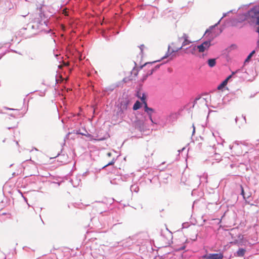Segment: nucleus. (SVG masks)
<instances>
[{"label": "nucleus", "instance_id": "nucleus-1", "mask_svg": "<svg viewBox=\"0 0 259 259\" xmlns=\"http://www.w3.org/2000/svg\"><path fill=\"white\" fill-rule=\"evenodd\" d=\"M130 101L126 95H123L118 99V103L116 105V116L121 119L123 118L124 113L128 108Z\"/></svg>", "mask_w": 259, "mask_h": 259}, {"label": "nucleus", "instance_id": "nucleus-2", "mask_svg": "<svg viewBox=\"0 0 259 259\" xmlns=\"http://www.w3.org/2000/svg\"><path fill=\"white\" fill-rule=\"evenodd\" d=\"M179 40L180 41L183 40L182 46L180 47L174 48L172 50V52H178L179 50L183 49V47H184L185 46L189 45V44L193 42L192 41L189 39V36L188 34L186 33H183L182 36L179 37Z\"/></svg>", "mask_w": 259, "mask_h": 259}, {"label": "nucleus", "instance_id": "nucleus-3", "mask_svg": "<svg viewBox=\"0 0 259 259\" xmlns=\"http://www.w3.org/2000/svg\"><path fill=\"white\" fill-rule=\"evenodd\" d=\"M211 46L210 40H207L203 42L199 45H197L198 53H203L207 52Z\"/></svg>", "mask_w": 259, "mask_h": 259}, {"label": "nucleus", "instance_id": "nucleus-4", "mask_svg": "<svg viewBox=\"0 0 259 259\" xmlns=\"http://www.w3.org/2000/svg\"><path fill=\"white\" fill-rule=\"evenodd\" d=\"M224 256L223 253H209L203 256L205 259H223Z\"/></svg>", "mask_w": 259, "mask_h": 259}, {"label": "nucleus", "instance_id": "nucleus-5", "mask_svg": "<svg viewBox=\"0 0 259 259\" xmlns=\"http://www.w3.org/2000/svg\"><path fill=\"white\" fill-rule=\"evenodd\" d=\"M184 52L186 54L195 55L198 53L197 47L196 45H191L188 48L184 49Z\"/></svg>", "mask_w": 259, "mask_h": 259}, {"label": "nucleus", "instance_id": "nucleus-6", "mask_svg": "<svg viewBox=\"0 0 259 259\" xmlns=\"http://www.w3.org/2000/svg\"><path fill=\"white\" fill-rule=\"evenodd\" d=\"M135 127L139 130L142 131L144 130L145 127V118L138 119L135 121Z\"/></svg>", "mask_w": 259, "mask_h": 259}, {"label": "nucleus", "instance_id": "nucleus-7", "mask_svg": "<svg viewBox=\"0 0 259 259\" xmlns=\"http://www.w3.org/2000/svg\"><path fill=\"white\" fill-rule=\"evenodd\" d=\"M159 67V65H157L154 68H151L149 71L148 72L146 73V75H145L144 76H143V78L142 79V81H144V80H145L147 78V77H148V75H151L153 72L156 69H157Z\"/></svg>", "mask_w": 259, "mask_h": 259}, {"label": "nucleus", "instance_id": "nucleus-8", "mask_svg": "<svg viewBox=\"0 0 259 259\" xmlns=\"http://www.w3.org/2000/svg\"><path fill=\"white\" fill-rule=\"evenodd\" d=\"M144 110L148 115L149 118L150 120H151V121L152 123H153V119L152 118V114L154 112V110L152 108L146 107V109H145V110Z\"/></svg>", "mask_w": 259, "mask_h": 259}, {"label": "nucleus", "instance_id": "nucleus-9", "mask_svg": "<svg viewBox=\"0 0 259 259\" xmlns=\"http://www.w3.org/2000/svg\"><path fill=\"white\" fill-rule=\"evenodd\" d=\"M246 252V250L244 248H239L235 253V255L238 257H243Z\"/></svg>", "mask_w": 259, "mask_h": 259}, {"label": "nucleus", "instance_id": "nucleus-10", "mask_svg": "<svg viewBox=\"0 0 259 259\" xmlns=\"http://www.w3.org/2000/svg\"><path fill=\"white\" fill-rule=\"evenodd\" d=\"M244 17H247V13L245 15H242L240 16L239 18L236 20H235L234 21L238 22H242L245 20H247V19H244Z\"/></svg>", "mask_w": 259, "mask_h": 259}, {"label": "nucleus", "instance_id": "nucleus-11", "mask_svg": "<svg viewBox=\"0 0 259 259\" xmlns=\"http://www.w3.org/2000/svg\"><path fill=\"white\" fill-rule=\"evenodd\" d=\"M208 64L209 67H213L216 64V59H209L208 60Z\"/></svg>", "mask_w": 259, "mask_h": 259}, {"label": "nucleus", "instance_id": "nucleus-12", "mask_svg": "<svg viewBox=\"0 0 259 259\" xmlns=\"http://www.w3.org/2000/svg\"><path fill=\"white\" fill-rule=\"evenodd\" d=\"M141 107V103L139 101H137L133 106V110H137Z\"/></svg>", "mask_w": 259, "mask_h": 259}, {"label": "nucleus", "instance_id": "nucleus-13", "mask_svg": "<svg viewBox=\"0 0 259 259\" xmlns=\"http://www.w3.org/2000/svg\"><path fill=\"white\" fill-rule=\"evenodd\" d=\"M24 170V168L22 166V165H19V169L16 172H14V175H18L19 174H21Z\"/></svg>", "mask_w": 259, "mask_h": 259}, {"label": "nucleus", "instance_id": "nucleus-14", "mask_svg": "<svg viewBox=\"0 0 259 259\" xmlns=\"http://www.w3.org/2000/svg\"><path fill=\"white\" fill-rule=\"evenodd\" d=\"M227 80H224L218 87V89L220 90L221 89H222L223 88H224L225 85H227Z\"/></svg>", "mask_w": 259, "mask_h": 259}, {"label": "nucleus", "instance_id": "nucleus-15", "mask_svg": "<svg viewBox=\"0 0 259 259\" xmlns=\"http://www.w3.org/2000/svg\"><path fill=\"white\" fill-rule=\"evenodd\" d=\"M138 97L141 99V101L143 102L144 101H146V96L145 95V94H142V96H140V94L138 93Z\"/></svg>", "mask_w": 259, "mask_h": 259}, {"label": "nucleus", "instance_id": "nucleus-16", "mask_svg": "<svg viewBox=\"0 0 259 259\" xmlns=\"http://www.w3.org/2000/svg\"><path fill=\"white\" fill-rule=\"evenodd\" d=\"M80 134L82 135L85 136L86 137H88L89 138H90V140H95V139L93 138V136L89 133H87V134H83V133H80Z\"/></svg>", "mask_w": 259, "mask_h": 259}, {"label": "nucleus", "instance_id": "nucleus-17", "mask_svg": "<svg viewBox=\"0 0 259 259\" xmlns=\"http://www.w3.org/2000/svg\"><path fill=\"white\" fill-rule=\"evenodd\" d=\"M255 53V51H252L250 54L249 55L247 56V58L245 60V62H248L250 59V58H251V57L252 56V55Z\"/></svg>", "mask_w": 259, "mask_h": 259}, {"label": "nucleus", "instance_id": "nucleus-18", "mask_svg": "<svg viewBox=\"0 0 259 259\" xmlns=\"http://www.w3.org/2000/svg\"><path fill=\"white\" fill-rule=\"evenodd\" d=\"M138 71L136 68H134L132 71V75H134L135 77H136L138 75Z\"/></svg>", "mask_w": 259, "mask_h": 259}, {"label": "nucleus", "instance_id": "nucleus-19", "mask_svg": "<svg viewBox=\"0 0 259 259\" xmlns=\"http://www.w3.org/2000/svg\"><path fill=\"white\" fill-rule=\"evenodd\" d=\"M240 188H241V195L243 197V198L245 199V195H244V189H243V188L242 186L241 185L240 186Z\"/></svg>", "mask_w": 259, "mask_h": 259}, {"label": "nucleus", "instance_id": "nucleus-20", "mask_svg": "<svg viewBox=\"0 0 259 259\" xmlns=\"http://www.w3.org/2000/svg\"><path fill=\"white\" fill-rule=\"evenodd\" d=\"M114 163V160H112L111 162L108 163V164H107L105 166H109V165H112Z\"/></svg>", "mask_w": 259, "mask_h": 259}, {"label": "nucleus", "instance_id": "nucleus-21", "mask_svg": "<svg viewBox=\"0 0 259 259\" xmlns=\"http://www.w3.org/2000/svg\"><path fill=\"white\" fill-rule=\"evenodd\" d=\"M143 103L144 105V110H145V109H146V107H148L147 103V102L146 101H144V102H143Z\"/></svg>", "mask_w": 259, "mask_h": 259}, {"label": "nucleus", "instance_id": "nucleus-22", "mask_svg": "<svg viewBox=\"0 0 259 259\" xmlns=\"http://www.w3.org/2000/svg\"><path fill=\"white\" fill-rule=\"evenodd\" d=\"M152 63H146L144 66H151L152 65Z\"/></svg>", "mask_w": 259, "mask_h": 259}, {"label": "nucleus", "instance_id": "nucleus-23", "mask_svg": "<svg viewBox=\"0 0 259 259\" xmlns=\"http://www.w3.org/2000/svg\"><path fill=\"white\" fill-rule=\"evenodd\" d=\"M232 77V75L229 76L226 79H225V80H227V82L228 81V80L230 79V78H231Z\"/></svg>", "mask_w": 259, "mask_h": 259}, {"label": "nucleus", "instance_id": "nucleus-24", "mask_svg": "<svg viewBox=\"0 0 259 259\" xmlns=\"http://www.w3.org/2000/svg\"><path fill=\"white\" fill-rule=\"evenodd\" d=\"M210 32V29H207L205 31V34H207L208 33H209Z\"/></svg>", "mask_w": 259, "mask_h": 259}, {"label": "nucleus", "instance_id": "nucleus-25", "mask_svg": "<svg viewBox=\"0 0 259 259\" xmlns=\"http://www.w3.org/2000/svg\"><path fill=\"white\" fill-rule=\"evenodd\" d=\"M107 155H108V156H110L111 155V153H110V152H109V153H107Z\"/></svg>", "mask_w": 259, "mask_h": 259}, {"label": "nucleus", "instance_id": "nucleus-26", "mask_svg": "<svg viewBox=\"0 0 259 259\" xmlns=\"http://www.w3.org/2000/svg\"><path fill=\"white\" fill-rule=\"evenodd\" d=\"M237 242H238V241H237V240H235V241H234V243H237Z\"/></svg>", "mask_w": 259, "mask_h": 259}, {"label": "nucleus", "instance_id": "nucleus-27", "mask_svg": "<svg viewBox=\"0 0 259 259\" xmlns=\"http://www.w3.org/2000/svg\"><path fill=\"white\" fill-rule=\"evenodd\" d=\"M195 131V127L193 126V132Z\"/></svg>", "mask_w": 259, "mask_h": 259}]
</instances>
